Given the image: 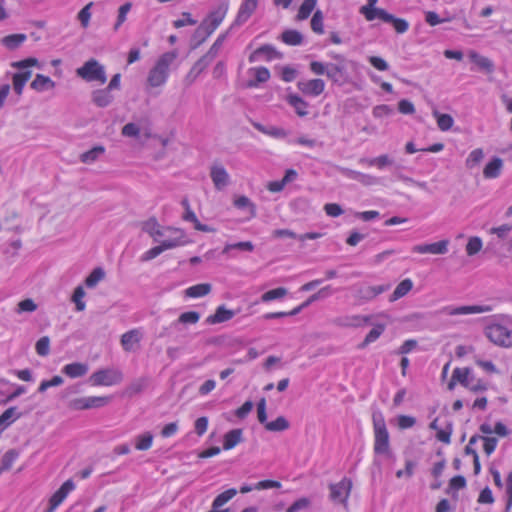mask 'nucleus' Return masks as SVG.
Masks as SVG:
<instances>
[{"label":"nucleus","mask_w":512,"mask_h":512,"mask_svg":"<svg viewBox=\"0 0 512 512\" xmlns=\"http://www.w3.org/2000/svg\"><path fill=\"white\" fill-rule=\"evenodd\" d=\"M334 59L336 63L313 61L310 63V70L316 75H326L333 83L341 86L348 81L346 60L341 55L334 56Z\"/></svg>","instance_id":"obj_1"},{"label":"nucleus","mask_w":512,"mask_h":512,"mask_svg":"<svg viewBox=\"0 0 512 512\" xmlns=\"http://www.w3.org/2000/svg\"><path fill=\"white\" fill-rule=\"evenodd\" d=\"M375 455L392 458L393 453L390 446V435L386 426L385 419L381 412L377 411L372 414Z\"/></svg>","instance_id":"obj_2"},{"label":"nucleus","mask_w":512,"mask_h":512,"mask_svg":"<svg viewBox=\"0 0 512 512\" xmlns=\"http://www.w3.org/2000/svg\"><path fill=\"white\" fill-rule=\"evenodd\" d=\"M177 56V51H169L160 56L155 66L150 70L147 78V82L151 87H159L166 82L170 65L175 61Z\"/></svg>","instance_id":"obj_3"},{"label":"nucleus","mask_w":512,"mask_h":512,"mask_svg":"<svg viewBox=\"0 0 512 512\" xmlns=\"http://www.w3.org/2000/svg\"><path fill=\"white\" fill-rule=\"evenodd\" d=\"M77 76L87 82H99L104 84L107 80L104 67L96 60L90 59L76 70Z\"/></svg>","instance_id":"obj_4"},{"label":"nucleus","mask_w":512,"mask_h":512,"mask_svg":"<svg viewBox=\"0 0 512 512\" xmlns=\"http://www.w3.org/2000/svg\"><path fill=\"white\" fill-rule=\"evenodd\" d=\"M486 336L496 345L511 347L512 330L500 324L489 325L485 330Z\"/></svg>","instance_id":"obj_5"},{"label":"nucleus","mask_w":512,"mask_h":512,"mask_svg":"<svg viewBox=\"0 0 512 512\" xmlns=\"http://www.w3.org/2000/svg\"><path fill=\"white\" fill-rule=\"evenodd\" d=\"M123 380V373L118 369H101L94 372L89 381L94 386H110L120 383Z\"/></svg>","instance_id":"obj_6"},{"label":"nucleus","mask_w":512,"mask_h":512,"mask_svg":"<svg viewBox=\"0 0 512 512\" xmlns=\"http://www.w3.org/2000/svg\"><path fill=\"white\" fill-rule=\"evenodd\" d=\"M110 397H82L76 398L69 402V408L73 410H86L91 408L103 407L110 402Z\"/></svg>","instance_id":"obj_7"},{"label":"nucleus","mask_w":512,"mask_h":512,"mask_svg":"<svg viewBox=\"0 0 512 512\" xmlns=\"http://www.w3.org/2000/svg\"><path fill=\"white\" fill-rule=\"evenodd\" d=\"M258 1L259 0H242L236 18L230 26V30L235 27L242 26L248 21V19L256 11L258 7Z\"/></svg>","instance_id":"obj_8"},{"label":"nucleus","mask_w":512,"mask_h":512,"mask_svg":"<svg viewBox=\"0 0 512 512\" xmlns=\"http://www.w3.org/2000/svg\"><path fill=\"white\" fill-rule=\"evenodd\" d=\"M389 287V285L357 286L355 287L354 298L361 304L374 299L379 294L387 291Z\"/></svg>","instance_id":"obj_9"},{"label":"nucleus","mask_w":512,"mask_h":512,"mask_svg":"<svg viewBox=\"0 0 512 512\" xmlns=\"http://www.w3.org/2000/svg\"><path fill=\"white\" fill-rule=\"evenodd\" d=\"M352 488V482L343 478L339 483L330 485V498L334 502L345 504Z\"/></svg>","instance_id":"obj_10"},{"label":"nucleus","mask_w":512,"mask_h":512,"mask_svg":"<svg viewBox=\"0 0 512 512\" xmlns=\"http://www.w3.org/2000/svg\"><path fill=\"white\" fill-rule=\"evenodd\" d=\"M228 8V1H222L202 22H205L210 28V31L214 32L225 18Z\"/></svg>","instance_id":"obj_11"},{"label":"nucleus","mask_w":512,"mask_h":512,"mask_svg":"<svg viewBox=\"0 0 512 512\" xmlns=\"http://www.w3.org/2000/svg\"><path fill=\"white\" fill-rule=\"evenodd\" d=\"M190 241L186 238V234L182 229L168 227V234L165 239L160 240V245H169L168 249H173L179 246H183Z\"/></svg>","instance_id":"obj_12"},{"label":"nucleus","mask_w":512,"mask_h":512,"mask_svg":"<svg viewBox=\"0 0 512 512\" xmlns=\"http://www.w3.org/2000/svg\"><path fill=\"white\" fill-rule=\"evenodd\" d=\"M297 88L307 96L317 97L323 93L325 82L320 78L301 80L297 83Z\"/></svg>","instance_id":"obj_13"},{"label":"nucleus","mask_w":512,"mask_h":512,"mask_svg":"<svg viewBox=\"0 0 512 512\" xmlns=\"http://www.w3.org/2000/svg\"><path fill=\"white\" fill-rule=\"evenodd\" d=\"M450 241L448 239H443L435 243L430 244H419L415 245L412 248V251L419 254H434V255H443L448 252V246Z\"/></svg>","instance_id":"obj_14"},{"label":"nucleus","mask_w":512,"mask_h":512,"mask_svg":"<svg viewBox=\"0 0 512 512\" xmlns=\"http://www.w3.org/2000/svg\"><path fill=\"white\" fill-rule=\"evenodd\" d=\"M372 316L351 315L340 316L333 320V323L341 328H358L370 323Z\"/></svg>","instance_id":"obj_15"},{"label":"nucleus","mask_w":512,"mask_h":512,"mask_svg":"<svg viewBox=\"0 0 512 512\" xmlns=\"http://www.w3.org/2000/svg\"><path fill=\"white\" fill-rule=\"evenodd\" d=\"M74 488L75 485L71 479L65 481L61 487L51 496L49 500V508L46 512H53Z\"/></svg>","instance_id":"obj_16"},{"label":"nucleus","mask_w":512,"mask_h":512,"mask_svg":"<svg viewBox=\"0 0 512 512\" xmlns=\"http://www.w3.org/2000/svg\"><path fill=\"white\" fill-rule=\"evenodd\" d=\"M492 308L490 306H482V305H467L460 307H444L442 312L449 316H457V315H468V314H479L490 312Z\"/></svg>","instance_id":"obj_17"},{"label":"nucleus","mask_w":512,"mask_h":512,"mask_svg":"<svg viewBox=\"0 0 512 512\" xmlns=\"http://www.w3.org/2000/svg\"><path fill=\"white\" fill-rule=\"evenodd\" d=\"M504 168V161L498 156L490 158L483 168V177L485 179H496L498 178Z\"/></svg>","instance_id":"obj_18"},{"label":"nucleus","mask_w":512,"mask_h":512,"mask_svg":"<svg viewBox=\"0 0 512 512\" xmlns=\"http://www.w3.org/2000/svg\"><path fill=\"white\" fill-rule=\"evenodd\" d=\"M142 230L149 234L154 242H160L161 237L168 234V227L162 228L155 218H150L142 224Z\"/></svg>","instance_id":"obj_19"},{"label":"nucleus","mask_w":512,"mask_h":512,"mask_svg":"<svg viewBox=\"0 0 512 512\" xmlns=\"http://www.w3.org/2000/svg\"><path fill=\"white\" fill-rule=\"evenodd\" d=\"M210 177L215 188L219 191L223 190L229 184V174L221 165H213L211 167Z\"/></svg>","instance_id":"obj_20"},{"label":"nucleus","mask_w":512,"mask_h":512,"mask_svg":"<svg viewBox=\"0 0 512 512\" xmlns=\"http://www.w3.org/2000/svg\"><path fill=\"white\" fill-rule=\"evenodd\" d=\"M260 56H264L267 60H272L274 58H281L282 54L278 52L272 45L266 44L252 52L249 56V61L251 63L256 62L259 60Z\"/></svg>","instance_id":"obj_21"},{"label":"nucleus","mask_w":512,"mask_h":512,"mask_svg":"<svg viewBox=\"0 0 512 512\" xmlns=\"http://www.w3.org/2000/svg\"><path fill=\"white\" fill-rule=\"evenodd\" d=\"M237 494L235 488H230L220 493L212 502V509L208 512H231L229 508L220 509L224 504L231 500Z\"/></svg>","instance_id":"obj_22"},{"label":"nucleus","mask_w":512,"mask_h":512,"mask_svg":"<svg viewBox=\"0 0 512 512\" xmlns=\"http://www.w3.org/2000/svg\"><path fill=\"white\" fill-rule=\"evenodd\" d=\"M468 57L481 71H484L487 74H491L494 71V64L488 57L480 55L475 50H470L468 52Z\"/></svg>","instance_id":"obj_23"},{"label":"nucleus","mask_w":512,"mask_h":512,"mask_svg":"<svg viewBox=\"0 0 512 512\" xmlns=\"http://www.w3.org/2000/svg\"><path fill=\"white\" fill-rule=\"evenodd\" d=\"M214 59L207 53L195 62L187 75V79L192 83L213 61Z\"/></svg>","instance_id":"obj_24"},{"label":"nucleus","mask_w":512,"mask_h":512,"mask_svg":"<svg viewBox=\"0 0 512 512\" xmlns=\"http://www.w3.org/2000/svg\"><path fill=\"white\" fill-rule=\"evenodd\" d=\"M114 100V96L108 88L98 89L92 92V102L100 108L109 106Z\"/></svg>","instance_id":"obj_25"},{"label":"nucleus","mask_w":512,"mask_h":512,"mask_svg":"<svg viewBox=\"0 0 512 512\" xmlns=\"http://www.w3.org/2000/svg\"><path fill=\"white\" fill-rule=\"evenodd\" d=\"M149 385V378L146 376L133 380L124 390V395L134 397L142 393Z\"/></svg>","instance_id":"obj_26"},{"label":"nucleus","mask_w":512,"mask_h":512,"mask_svg":"<svg viewBox=\"0 0 512 512\" xmlns=\"http://www.w3.org/2000/svg\"><path fill=\"white\" fill-rule=\"evenodd\" d=\"M89 371V366L86 363L73 362L65 365L62 372L70 378H78L85 376Z\"/></svg>","instance_id":"obj_27"},{"label":"nucleus","mask_w":512,"mask_h":512,"mask_svg":"<svg viewBox=\"0 0 512 512\" xmlns=\"http://www.w3.org/2000/svg\"><path fill=\"white\" fill-rule=\"evenodd\" d=\"M377 1L378 0H368V3L360 8L359 12L367 21H373L376 18L380 19L382 13L386 12V10L375 6Z\"/></svg>","instance_id":"obj_28"},{"label":"nucleus","mask_w":512,"mask_h":512,"mask_svg":"<svg viewBox=\"0 0 512 512\" xmlns=\"http://www.w3.org/2000/svg\"><path fill=\"white\" fill-rule=\"evenodd\" d=\"M252 125L261 133L277 139L285 138L289 134L285 129L277 126H265L259 122H253Z\"/></svg>","instance_id":"obj_29"},{"label":"nucleus","mask_w":512,"mask_h":512,"mask_svg":"<svg viewBox=\"0 0 512 512\" xmlns=\"http://www.w3.org/2000/svg\"><path fill=\"white\" fill-rule=\"evenodd\" d=\"M235 315L233 310L226 309L225 306H219L213 315H210L207 318V323L209 324H217L230 320Z\"/></svg>","instance_id":"obj_30"},{"label":"nucleus","mask_w":512,"mask_h":512,"mask_svg":"<svg viewBox=\"0 0 512 512\" xmlns=\"http://www.w3.org/2000/svg\"><path fill=\"white\" fill-rule=\"evenodd\" d=\"M287 102L294 108L296 114L299 117H305L308 115V103L295 94H290L286 98Z\"/></svg>","instance_id":"obj_31"},{"label":"nucleus","mask_w":512,"mask_h":512,"mask_svg":"<svg viewBox=\"0 0 512 512\" xmlns=\"http://www.w3.org/2000/svg\"><path fill=\"white\" fill-rule=\"evenodd\" d=\"M141 339V334L137 329L130 330L121 336V345L125 351H132L133 345L138 344Z\"/></svg>","instance_id":"obj_32"},{"label":"nucleus","mask_w":512,"mask_h":512,"mask_svg":"<svg viewBox=\"0 0 512 512\" xmlns=\"http://www.w3.org/2000/svg\"><path fill=\"white\" fill-rule=\"evenodd\" d=\"M380 19L386 23H391L397 33H404L409 28V24L405 19L396 18L394 15L388 13L387 11L382 13Z\"/></svg>","instance_id":"obj_33"},{"label":"nucleus","mask_w":512,"mask_h":512,"mask_svg":"<svg viewBox=\"0 0 512 512\" xmlns=\"http://www.w3.org/2000/svg\"><path fill=\"white\" fill-rule=\"evenodd\" d=\"M484 157H485V153L482 148H476V149L472 150L468 154V156L465 160V167L468 170H473V169L478 168L479 165L481 164V162L484 160Z\"/></svg>","instance_id":"obj_34"},{"label":"nucleus","mask_w":512,"mask_h":512,"mask_svg":"<svg viewBox=\"0 0 512 512\" xmlns=\"http://www.w3.org/2000/svg\"><path fill=\"white\" fill-rule=\"evenodd\" d=\"M360 163L367 164L368 166H375L378 169H384L385 167L393 165L394 161L388 155H380L375 158H361Z\"/></svg>","instance_id":"obj_35"},{"label":"nucleus","mask_w":512,"mask_h":512,"mask_svg":"<svg viewBox=\"0 0 512 512\" xmlns=\"http://www.w3.org/2000/svg\"><path fill=\"white\" fill-rule=\"evenodd\" d=\"M242 430L241 429H232L228 431L224 435L223 448L225 450H230L234 448L237 444L242 442Z\"/></svg>","instance_id":"obj_36"},{"label":"nucleus","mask_w":512,"mask_h":512,"mask_svg":"<svg viewBox=\"0 0 512 512\" xmlns=\"http://www.w3.org/2000/svg\"><path fill=\"white\" fill-rule=\"evenodd\" d=\"M30 86L32 89L41 92L47 89L54 88L55 82L51 80V78L48 76L37 74L34 80L31 82Z\"/></svg>","instance_id":"obj_37"},{"label":"nucleus","mask_w":512,"mask_h":512,"mask_svg":"<svg viewBox=\"0 0 512 512\" xmlns=\"http://www.w3.org/2000/svg\"><path fill=\"white\" fill-rule=\"evenodd\" d=\"M413 288V282L407 278L402 280L395 288L394 292L390 296V301H396L405 295H407Z\"/></svg>","instance_id":"obj_38"},{"label":"nucleus","mask_w":512,"mask_h":512,"mask_svg":"<svg viewBox=\"0 0 512 512\" xmlns=\"http://www.w3.org/2000/svg\"><path fill=\"white\" fill-rule=\"evenodd\" d=\"M453 375L454 380H457V382L465 388H467L471 381H473L472 370L468 367L455 368Z\"/></svg>","instance_id":"obj_39"},{"label":"nucleus","mask_w":512,"mask_h":512,"mask_svg":"<svg viewBox=\"0 0 512 512\" xmlns=\"http://www.w3.org/2000/svg\"><path fill=\"white\" fill-rule=\"evenodd\" d=\"M211 285L209 283H201L191 286L185 290V296L190 298L203 297L211 292Z\"/></svg>","instance_id":"obj_40"},{"label":"nucleus","mask_w":512,"mask_h":512,"mask_svg":"<svg viewBox=\"0 0 512 512\" xmlns=\"http://www.w3.org/2000/svg\"><path fill=\"white\" fill-rule=\"evenodd\" d=\"M105 152V147L98 145L80 155L82 163L91 164L99 159Z\"/></svg>","instance_id":"obj_41"},{"label":"nucleus","mask_w":512,"mask_h":512,"mask_svg":"<svg viewBox=\"0 0 512 512\" xmlns=\"http://www.w3.org/2000/svg\"><path fill=\"white\" fill-rule=\"evenodd\" d=\"M26 35L22 33L11 34L2 38L1 43L9 50L17 49L26 40Z\"/></svg>","instance_id":"obj_42"},{"label":"nucleus","mask_w":512,"mask_h":512,"mask_svg":"<svg viewBox=\"0 0 512 512\" xmlns=\"http://www.w3.org/2000/svg\"><path fill=\"white\" fill-rule=\"evenodd\" d=\"M385 331L384 324H376L372 330L366 335L363 342L359 344V348L363 349L367 347L369 344L375 342Z\"/></svg>","instance_id":"obj_43"},{"label":"nucleus","mask_w":512,"mask_h":512,"mask_svg":"<svg viewBox=\"0 0 512 512\" xmlns=\"http://www.w3.org/2000/svg\"><path fill=\"white\" fill-rule=\"evenodd\" d=\"M479 438H480L479 435H473L470 438L468 445L464 449L465 454L473 456V466H474L473 468H474L475 475L480 473L481 465H480L479 456H478L476 450L473 448H470V445H474L479 440Z\"/></svg>","instance_id":"obj_44"},{"label":"nucleus","mask_w":512,"mask_h":512,"mask_svg":"<svg viewBox=\"0 0 512 512\" xmlns=\"http://www.w3.org/2000/svg\"><path fill=\"white\" fill-rule=\"evenodd\" d=\"M433 116L436 118L438 128L441 131H448L452 128L454 124V119L450 114H443L437 110H434Z\"/></svg>","instance_id":"obj_45"},{"label":"nucleus","mask_w":512,"mask_h":512,"mask_svg":"<svg viewBox=\"0 0 512 512\" xmlns=\"http://www.w3.org/2000/svg\"><path fill=\"white\" fill-rule=\"evenodd\" d=\"M183 219L185 221L192 222L194 224V228L198 231H202V232H214L215 231L214 228H212L208 225H205V224H201L200 221L198 220L196 214L191 209H187V211H185V213L183 214Z\"/></svg>","instance_id":"obj_46"},{"label":"nucleus","mask_w":512,"mask_h":512,"mask_svg":"<svg viewBox=\"0 0 512 512\" xmlns=\"http://www.w3.org/2000/svg\"><path fill=\"white\" fill-rule=\"evenodd\" d=\"M251 71L254 72L255 80H250L248 87H256L259 83H265L270 78V72L265 67L253 68Z\"/></svg>","instance_id":"obj_47"},{"label":"nucleus","mask_w":512,"mask_h":512,"mask_svg":"<svg viewBox=\"0 0 512 512\" xmlns=\"http://www.w3.org/2000/svg\"><path fill=\"white\" fill-rule=\"evenodd\" d=\"M281 39L287 45H300L303 42L302 34L297 30H285L281 34Z\"/></svg>","instance_id":"obj_48"},{"label":"nucleus","mask_w":512,"mask_h":512,"mask_svg":"<svg viewBox=\"0 0 512 512\" xmlns=\"http://www.w3.org/2000/svg\"><path fill=\"white\" fill-rule=\"evenodd\" d=\"M233 204L238 209H248L250 217L256 216V206L247 196L241 195L236 197Z\"/></svg>","instance_id":"obj_49"},{"label":"nucleus","mask_w":512,"mask_h":512,"mask_svg":"<svg viewBox=\"0 0 512 512\" xmlns=\"http://www.w3.org/2000/svg\"><path fill=\"white\" fill-rule=\"evenodd\" d=\"M290 427L289 421L284 416L277 417L274 421L266 423L265 428L272 432L285 431Z\"/></svg>","instance_id":"obj_50"},{"label":"nucleus","mask_w":512,"mask_h":512,"mask_svg":"<svg viewBox=\"0 0 512 512\" xmlns=\"http://www.w3.org/2000/svg\"><path fill=\"white\" fill-rule=\"evenodd\" d=\"M104 278L105 271L101 267H97L93 269V271L86 277L85 285L88 288H94Z\"/></svg>","instance_id":"obj_51"},{"label":"nucleus","mask_w":512,"mask_h":512,"mask_svg":"<svg viewBox=\"0 0 512 512\" xmlns=\"http://www.w3.org/2000/svg\"><path fill=\"white\" fill-rule=\"evenodd\" d=\"M231 250H239L244 252H252L254 245L251 241H243L233 244H226L222 250V254H228Z\"/></svg>","instance_id":"obj_52"},{"label":"nucleus","mask_w":512,"mask_h":512,"mask_svg":"<svg viewBox=\"0 0 512 512\" xmlns=\"http://www.w3.org/2000/svg\"><path fill=\"white\" fill-rule=\"evenodd\" d=\"M316 3L317 0H304L298 10L297 19H307L310 16L311 12L314 10Z\"/></svg>","instance_id":"obj_53"},{"label":"nucleus","mask_w":512,"mask_h":512,"mask_svg":"<svg viewBox=\"0 0 512 512\" xmlns=\"http://www.w3.org/2000/svg\"><path fill=\"white\" fill-rule=\"evenodd\" d=\"M330 293H331L330 286H326L324 288H321L318 292H316L313 295H311L305 302H303L297 308H300V312H301L304 308L308 307L314 301H317V300H319L321 298H324V297L328 296Z\"/></svg>","instance_id":"obj_54"},{"label":"nucleus","mask_w":512,"mask_h":512,"mask_svg":"<svg viewBox=\"0 0 512 512\" xmlns=\"http://www.w3.org/2000/svg\"><path fill=\"white\" fill-rule=\"evenodd\" d=\"M153 435L146 432L136 437L135 448L138 450H148L152 446Z\"/></svg>","instance_id":"obj_55"},{"label":"nucleus","mask_w":512,"mask_h":512,"mask_svg":"<svg viewBox=\"0 0 512 512\" xmlns=\"http://www.w3.org/2000/svg\"><path fill=\"white\" fill-rule=\"evenodd\" d=\"M287 293H288V290L286 288L279 287L276 289L269 290V291L265 292L264 294H262L261 300L263 302H269V301H272L275 299H281V298L285 297L287 295Z\"/></svg>","instance_id":"obj_56"},{"label":"nucleus","mask_w":512,"mask_h":512,"mask_svg":"<svg viewBox=\"0 0 512 512\" xmlns=\"http://www.w3.org/2000/svg\"><path fill=\"white\" fill-rule=\"evenodd\" d=\"M483 242L480 237L473 236L468 239V242L466 244V253L469 256H473L480 252L482 249Z\"/></svg>","instance_id":"obj_57"},{"label":"nucleus","mask_w":512,"mask_h":512,"mask_svg":"<svg viewBox=\"0 0 512 512\" xmlns=\"http://www.w3.org/2000/svg\"><path fill=\"white\" fill-rule=\"evenodd\" d=\"M85 296V290L82 286H77L72 295V301L75 303L77 311H83L86 307L83 298Z\"/></svg>","instance_id":"obj_58"},{"label":"nucleus","mask_w":512,"mask_h":512,"mask_svg":"<svg viewBox=\"0 0 512 512\" xmlns=\"http://www.w3.org/2000/svg\"><path fill=\"white\" fill-rule=\"evenodd\" d=\"M167 247H169V245H160L159 244L158 246H155V247L149 249L148 251H146L145 253H143L141 255L140 261L141 262H148V261L156 258L162 252L167 250Z\"/></svg>","instance_id":"obj_59"},{"label":"nucleus","mask_w":512,"mask_h":512,"mask_svg":"<svg viewBox=\"0 0 512 512\" xmlns=\"http://www.w3.org/2000/svg\"><path fill=\"white\" fill-rule=\"evenodd\" d=\"M35 350L39 356H47L50 353V338L48 336L41 337L35 344Z\"/></svg>","instance_id":"obj_60"},{"label":"nucleus","mask_w":512,"mask_h":512,"mask_svg":"<svg viewBox=\"0 0 512 512\" xmlns=\"http://www.w3.org/2000/svg\"><path fill=\"white\" fill-rule=\"evenodd\" d=\"M200 319V313L197 311H188L180 314L176 323L179 324H196Z\"/></svg>","instance_id":"obj_61"},{"label":"nucleus","mask_w":512,"mask_h":512,"mask_svg":"<svg viewBox=\"0 0 512 512\" xmlns=\"http://www.w3.org/2000/svg\"><path fill=\"white\" fill-rule=\"evenodd\" d=\"M213 31H210V28L205 22H201V24L197 27L194 32V38L198 39V45L203 43Z\"/></svg>","instance_id":"obj_62"},{"label":"nucleus","mask_w":512,"mask_h":512,"mask_svg":"<svg viewBox=\"0 0 512 512\" xmlns=\"http://www.w3.org/2000/svg\"><path fill=\"white\" fill-rule=\"evenodd\" d=\"M93 3L90 2L86 6H84L77 15L78 20L80 21L83 28H87L91 19V7Z\"/></svg>","instance_id":"obj_63"},{"label":"nucleus","mask_w":512,"mask_h":512,"mask_svg":"<svg viewBox=\"0 0 512 512\" xmlns=\"http://www.w3.org/2000/svg\"><path fill=\"white\" fill-rule=\"evenodd\" d=\"M18 455V452L14 449L8 450L2 457L1 467L4 470H9L12 467L14 461L17 459Z\"/></svg>","instance_id":"obj_64"}]
</instances>
